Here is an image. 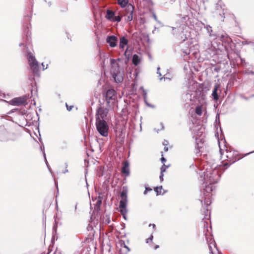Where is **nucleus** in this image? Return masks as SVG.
Instances as JSON below:
<instances>
[{
	"instance_id": "obj_1",
	"label": "nucleus",
	"mask_w": 254,
	"mask_h": 254,
	"mask_svg": "<svg viewBox=\"0 0 254 254\" xmlns=\"http://www.w3.org/2000/svg\"><path fill=\"white\" fill-rule=\"evenodd\" d=\"M216 166L213 169L210 170H206L204 172L203 177L201 176V178H202L203 183L202 185V188L203 190V195L205 196L203 202L205 205L204 208V213L205 215L203 218L206 219V216L208 211V206L211 204V201L210 199V194L212 192L215 187L214 185L217 184L221 177V174L219 173V170L217 169Z\"/></svg>"
},
{
	"instance_id": "obj_2",
	"label": "nucleus",
	"mask_w": 254,
	"mask_h": 254,
	"mask_svg": "<svg viewBox=\"0 0 254 254\" xmlns=\"http://www.w3.org/2000/svg\"><path fill=\"white\" fill-rule=\"evenodd\" d=\"M209 90V87L205 83L198 84L196 86L195 91H193L190 95V100L192 101H197L201 102L204 101L206 98L207 91Z\"/></svg>"
},
{
	"instance_id": "obj_3",
	"label": "nucleus",
	"mask_w": 254,
	"mask_h": 254,
	"mask_svg": "<svg viewBox=\"0 0 254 254\" xmlns=\"http://www.w3.org/2000/svg\"><path fill=\"white\" fill-rule=\"evenodd\" d=\"M221 148H220V151L222 157H226V159L225 162L223 163V166L224 168V170H226L229 166L232 164L234 163L236 161L239 160L240 158L238 157V154L237 151L234 150H231L230 148L226 147L225 152H222Z\"/></svg>"
},
{
	"instance_id": "obj_4",
	"label": "nucleus",
	"mask_w": 254,
	"mask_h": 254,
	"mask_svg": "<svg viewBox=\"0 0 254 254\" xmlns=\"http://www.w3.org/2000/svg\"><path fill=\"white\" fill-rule=\"evenodd\" d=\"M103 100L110 108H113L117 101V91L112 88H104L102 91Z\"/></svg>"
},
{
	"instance_id": "obj_5",
	"label": "nucleus",
	"mask_w": 254,
	"mask_h": 254,
	"mask_svg": "<svg viewBox=\"0 0 254 254\" xmlns=\"http://www.w3.org/2000/svg\"><path fill=\"white\" fill-rule=\"evenodd\" d=\"M96 127L98 133L102 136L107 137L108 135L109 126L107 121L96 120L95 123Z\"/></svg>"
},
{
	"instance_id": "obj_6",
	"label": "nucleus",
	"mask_w": 254,
	"mask_h": 254,
	"mask_svg": "<svg viewBox=\"0 0 254 254\" xmlns=\"http://www.w3.org/2000/svg\"><path fill=\"white\" fill-rule=\"evenodd\" d=\"M109 110L107 108H105L101 106H99L97 110L95 115V119L96 120H106L107 121V116L108 114Z\"/></svg>"
},
{
	"instance_id": "obj_7",
	"label": "nucleus",
	"mask_w": 254,
	"mask_h": 254,
	"mask_svg": "<svg viewBox=\"0 0 254 254\" xmlns=\"http://www.w3.org/2000/svg\"><path fill=\"white\" fill-rule=\"evenodd\" d=\"M127 192L128 189L126 186H123L122 190L120 193V197L121 199L119 202V206H127Z\"/></svg>"
},
{
	"instance_id": "obj_8",
	"label": "nucleus",
	"mask_w": 254,
	"mask_h": 254,
	"mask_svg": "<svg viewBox=\"0 0 254 254\" xmlns=\"http://www.w3.org/2000/svg\"><path fill=\"white\" fill-rule=\"evenodd\" d=\"M29 95L22 96L18 97H15L9 101V104L13 106H20L27 104V100L28 98Z\"/></svg>"
},
{
	"instance_id": "obj_9",
	"label": "nucleus",
	"mask_w": 254,
	"mask_h": 254,
	"mask_svg": "<svg viewBox=\"0 0 254 254\" xmlns=\"http://www.w3.org/2000/svg\"><path fill=\"white\" fill-rule=\"evenodd\" d=\"M118 37L115 35H109L106 37V42L111 48L116 47L118 45Z\"/></svg>"
},
{
	"instance_id": "obj_10",
	"label": "nucleus",
	"mask_w": 254,
	"mask_h": 254,
	"mask_svg": "<svg viewBox=\"0 0 254 254\" xmlns=\"http://www.w3.org/2000/svg\"><path fill=\"white\" fill-rule=\"evenodd\" d=\"M32 72L36 76H40L39 65L37 61L29 63Z\"/></svg>"
},
{
	"instance_id": "obj_11",
	"label": "nucleus",
	"mask_w": 254,
	"mask_h": 254,
	"mask_svg": "<svg viewBox=\"0 0 254 254\" xmlns=\"http://www.w3.org/2000/svg\"><path fill=\"white\" fill-rule=\"evenodd\" d=\"M126 9L127 11V13L128 14L127 21H131L133 19V16L134 12V6L131 4H128L127 6Z\"/></svg>"
},
{
	"instance_id": "obj_12",
	"label": "nucleus",
	"mask_w": 254,
	"mask_h": 254,
	"mask_svg": "<svg viewBox=\"0 0 254 254\" xmlns=\"http://www.w3.org/2000/svg\"><path fill=\"white\" fill-rule=\"evenodd\" d=\"M124 71H119L117 73H112V76L115 82L118 83H122L123 81Z\"/></svg>"
},
{
	"instance_id": "obj_13",
	"label": "nucleus",
	"mask_w": 254,
	"mask_h": 254,
	"mask_svg": "<svg viewBox=\"0 0 254 254\" xmlns=\"http://www.w3.org/2000/svg\"><path fill=\"white\" fill-rule=\"evenodd\" d=\"M125 56V63L127 64L130 61L131 57H132V51L131 49H129V47H127L126 51L124 53Z\"/></svg>"
},
{
	"instance_id": "obj_14",
	"label": "nucleus",
	"mask_w": 254,
	"mask_h": 254,
	"mask_svg": "<svg viewBox=\"0 0 254 254\" xmlns=\"http://www.w3.org/2000/svg\"><path fill=\"white\" fill-rule=\"evenodd\" d=\"M128 40L126 36H123L120 38L119 47L121 49H124L127 45Z\"/></svg>"
},
{
	"instance_id": "obj_15",
	"label": "nucleus",
	"mask_w": 254,
	"mask_h": 254,
	"mask_svg": "<svg viewBox=\"0 0 254 254\" xmlns=\"http://www.w3.org/2000/svg\"><path fill=\"white\" fill-rule=\"evenodd\" d=\"M129 163L128 161H126L124 163V166L122 169V173L125 177L128 176L130 174Z\"/></svg>"
},
{
	"instance_id": "obj_16",
	"label": "nucleus",
	"mask_w": 254,
	"mask_h": 254,
	"mask_svg": "<svg viewBox=\"0 0 254 254\" xmlns=\"http://www.w3.org/2000/svg\"><path fill=\"white\" fill-rule=\"evenodd\" d=\"M57 228H58V226L56 224H55L53 226V236H52V238L51 241V244L50 245V246H49V249H48L49 250L51 246V245H52V248L54 247L55 242V239L57 240L58 238V236H57L56 238H55V236L57 234Z\"/></svg>"
},
{
	"instance_id": "obj_17",
	"label": "nucleus",
	"mask_w": 254,
	"mask_h": 254,
	"mask_svg": "<svg viewBox=\"0 0 254 254\" xmlns=\"http://www.w3.org/2000/svg\"><path fill=\"white\" fill-rule=\"evenodd\" d=\"M116 12L109 9H107L106 10V13L105 15V18L109 20L112 21L115 15Z\"/></svg>"
},
{
	"instance_id": "obj_18",
	"label": "nucleus",
	"mask_w": 254,
	"mask_h": 254,
	"mask_svg": "<svg viewBox=\"0 0 254 254\" xmlns=\"http://www.w3.org/2000/svg\"><path fill=\"white\" fill-rule=\"evenodd\" d=\"M120 212L122 215L123 216V218L127 220V206H119Z\"/></svg>"
},
{
	"instance_id": "obj_19",
	"label": "nucleus",
	"mask_w": 254,
	"mask_h": 254,
	"mask_svg": "<svg viewBox=\"0 0 254 254\" xmlns=\"http://www.w3.org/2000/svg\"><path fill=\"white\" fill-rule=\"evenodd\" d=\"M141 62V59L137 54H134L132 57V63L135 65H138Z\"/></svg>"
},
{
	"instance_id": "obj_20",
	"label": "nucleus",
	"mask_w": 254,
	"mask_h": 254,
	"mask_svg": "<svg viewBox=\"0 0 254 254\" xmlns=\"http://www.w3.org/2000/svg\"><path fill=\"white\" fill-rule=\"evenodd\" d=\"M16 112L17 114L19 115H22L23 116L25 115L27 113V111L25 109H23V110H20L18 108H15L13 109H12L8 113V114H10L12 113Z\"/></svg>"
},
{
	"instance_id": "obj_21",
	"label": "nucleus",
	"mask_w": 254,
	"mask_h": 254,
	"mask_svg": "<svg viewBox=\"0 0 254 254\" xmlns=\"http://www.w3.org/2000/svg\"><path fill=\"white\" fill-rule=\"evenodd\" d=\"M218 89V87L217 85H215L213 89L212 93V96L213 97V99L215 100H217L219 97V96L217 93Z\"/></svg>"
},
{
	"instance_id": "obj_22",
	"label": "nucleus",
	"mask_w": 254,
	"mask_h": 254,
	"mask_svg": "<svg viewBox=\"0 0 254 254\" xmlns=\"http://www.w3.org/2000/svg\"><path fill=\"white\" fill-rule=\"evenodd\" d=\"M129 0H118V4L122 7L125 8L129 4L128 3Z\"/></svg>"
},
{
	"instance_id": "obj_23",
	"label": "nucleus",
	"mask_w": 254,
	"mask_h": 254,
	"mask_svg": "<svg viewBox=\"0 0 254 254\" xmlns=\"http://www.w3.org/2000/svg\"><path fill=\"white\" fill-rule=\"evenodd\" d=\"M111 74L112 73H117L119 71H124V70L121 68L119 64L116 65H114L113 67L111 68Z\"/></svg>"
},
{
	"instance_id": "obj_24",
	"label": "nucleus",
	"mask_w": 254,
	"mask_h": 254,
	"mask_svg": "<svg viewBox=\"0 0 254 254\" xmlns=\"http://www.w3.org/2000/svg\"><path fill=\"white\" fill-rule=\"evenodd\" d=\"M27 58L29 62V64L31 62H34L35 61H37L35 56L31 52H29L27 54Z\"/></svg>"
},
{
	"instance_id": "obj_25",
	"label": "nucleus",
	"mask_w": 254,
	"mask_h": 254,
	"mask_svg": "<svg viewBox=\"0 0 254 254\" xmlns=\"http://www.w3.org/2000/svg\"><path fill=\"white\" fill-rule=\"evenodd\" d=\"M206 28L207 33L209 34V36L210 37H215L216 36V34L213 32L212 27L209 25H206L205 27Z\"/></svg>"
},
{
	"instance_id": "obj_26",
	"label": "nucleus",
	"mask_w": 254,
	"mask_h": 254,
	"mask_svg": "<svg viewBox=\"0 0 254 254\" xmlns=\"http://www.w3.org/2000/svg\"><path fill=\"white\" fill-rule=\"evenodd\" d=\"M217 123H218L219 124H220V116H219V114L218 113L217 114V115H216V117H215L214 126H215V127L216 128V129H218V127H219L220 128V131L222 132V128L221 127V126L220 125H219V126L217 125Z\"/></svg>"
},
{
	"instance_id": "obj_27",
	"label": "nucleus",
	"mask_w": 254,
	"mask_h": 254,
	"mask_svg": "<svg viewBox=\"0 0 254 254\" xmlns=\"http://www.w3.org/2000/svg\"><path fill=\"white\" fill-rule=\"evenodd\" d=\"M224 41L225 42L227 43L228 45L230 47H231L232 44H234L232 39L228 36L226 37V38L224 39Z\"/></svg>"
},
{
	"instance_id": "obj_28",
	"label": "nucleus",
	"mask_w": 254,
	"mask_h": 254,
	"mask_svg": "<svg viewBox=\"0 0 254 254\" xmlns=\"http://www.w3.org/2000/svg\"><path fill=\"white\" fill-rule=\"evenodd\" d=\"M163 189L162 186H161L160 187L157 186L154 188V190L155 191L156 193V195H159L161 194V190Z\"/></svg>"
},
{
	"instance_id": "obj_29",
	"label": "nucleus",
	"mask_w": 254,
	"mask_h": 254,
	"mask_svg": "<svg viewBox=\"0 0 254 254\" xmlns=\"http://www.w3.org/2000/svg\"><path fill=\"white\" fill-rule=\"evenodd\" d=\"M29 28V27H28V24H27L26 25V29L24 31V35L26 37V40H25V42L26 43H27V42H29V35H28V29Z\"/></svg>"
},
{
	"instance_id": "obj_30",
	"label": "nucleus",
	"mask_w": 254,
	"mask_h": 254,
	"mask_svg": "<svg viewBox=\"0 0 254 254\" xmlns=\"http://www.w3.org/2000/svg\"><path fill=\"white\" fill-rule=\"evenodd\" d=\"M142 97H143V100H144V101L145 104L147 106H148V107H153V106L151 104H149L147 101V92H144V93H142Z\"/></svg>"
},
{
	"instance_id": "obj_31",
	"label": "nucleus",
	"mask_w": 254,
	"mask_h": 254,
	"mask_svg": "<svg viewBox=\"0 0 254 254\" xmlns=\"http://www.w3.org/2000/svg\"><path fill=\"white\" fill-rule=\"evenodd\" d=\"M105 217L106 218L103 216V223L106 224H109L111 222L110 216L109 215L106 214Z\"/></svg>"
},
{
	"instance_id": "obj_32",
	"label": "nucleus",
	"mask_w": 254,
	"mask_h": 254,
	"mask_svg": "<svg viewBox=\"0 0 254 254\" xmlns=\"http://www.w3.org/2000/svg\"><path fill=\"white\" fill-rule=\"evenodd\" d=\"M122 19V16L119 15L116 16V15H115L114 18L112 20V21L113 22H117L118 23L121 21Z\"/></svg>"
},
{
	"instance_id": "obj_33",
	"label": "nucleus",
	"mask_w": 254,
	"mask_h": 254,
	"mask_svg": "<svg viewBox=\"0 0 254 254\" xmlns=\"http://www.w3.org/2000/svg\"><path fill=\"white\" fill-rule=\"evenodd\" d=\"M120 243L121 246L122 247H123L124 248H126L127 250V253L129 252L130 251V249H129V248L126 245L124 241L121 240L120 241Z\"/></svg>"
},
{
	"instance_id": "obj_34",
	"label": "nucleus",
	"mask_w": 254,
	"mask_h": 254,
	"mask_svg": "<svg viewBox=\"0 0 254 254\" xmlns=\"http://www.w3.org/2000/svg\"><path fill=\"white\" fill-rule=\"evenodd\" d=\"M36 115L38 117V121L37 122H35V126L36 127V129L38 130V133H39V135H40V130H39V114L36 113Z\"/></svg>"
},
{
	"instance_id": "obj_35",
	"label": "nucleus",
	"mask_w": 254,
	"mask_h": 254,
	"mask_svg": "<svg viewBox=\"0 0 254 254\" xmlns=\"http://www.w3.org/2000/svg\"><path fill=\"white\" fill-rule=\"evenodd\" d=\"M144 187H145V190L143 192L144 195H146L148 191H151L152 190V189L150 187L147 186L146 185H145Z\"/></svg>"
},
{
	"instance_id": "obj_36",
	"label": "nucleus",
	"mask_w": 254,
	"mask_h": 254,
	"mask_svg": "<svg viewBox=\"0 0 254 254\" xmlns=\"http://www.w3.org/2000/svg\"><path fill=\"white\" fill-rule=\"evenodd\" d=\"M102 201L101 200V199H98V200H97L96 202V207L97 208V209H100L101 205H102Z\"/></svg>"
},
{
	"instance_id": "obj_37",
	"label": "nucleus",
	"mask_w": 254,
	"mask_h": 254,
	"mask_svg": "<svg viewBox=\"0 0 254 254\" xmlns=\"http://www.w3.org/2000/svg\"><path fill=\"white\" fill-rule=\"evenodd\" d=\"M110 64L112 65V67L118 64L116 62V60L114 59H110Z\"/></svg>"
},
{
	"instance_id": "obj_38",
	"label": "nucleus",
	"mask_w": 254,
	"mask_h": 254,
	"mask_svg": "<svg viewBox=\"0 0 254 254\" xmlns=\"http://www.w3.org/2000/svg\"><path fill=\"white\" fill-rule=\"evenodd\" d=\"M195 112H196V114L199 115V116L201 115V114L202 113V111L201 109L200 108H198V107L196 108Z\"/></svg>"
},
{
	"instance_id": "obj_39",
	"label": "nucleus",
	"mask_w": 254,
	"mask_h": 254,
	"mask_svg": "<svg viewBox=\"0 0 254 254\" xmlns=\"http://www.w3.org/2000/svg\"><path fill=\"white\" fill-rule=\"evenodd\" d=\"M39 141L41 143V145L40 146V149L41 150V151L43 152V151L45 150V147H44V144H43V142L42 141V138L41 137L39 138Z\"/></svg>"
},
{
	"instance_id": "obj_40",
	"label": "nucleus",
	"mask_w": 254,
	"mask_h": 254,
	"mask_svg": "<svg viewBox=\"0 0 254 254\" xmlns=\"http://www.w3.org/2000/svg\"><path fill=\"white\" fill-rule=\"evenodd\" d=\"M169 167V166H166L165 164H163V165L161 167V172L162 173H164L166 171V168H167Z\"/></svg>"
},
{
	"instance_id": "obj_41",
	"label": "nucleus",
	"mask_w": 254,
	"mask_h": 254,
	"mask_svg": "<svg viewBox=\"0 0 254 254\" xmlns=\"http://www.w3.org/2000/svg\"><path fill=\"white\" fill-rule=\"evenodd\" d=\"M62 144H63V145H61V149H64L66 148V146H67V142H66V141H65V140H64L62 142Z\"/></svg>"
},
{
	"instance_id": "obj_42",
	"label": "nucleus",
	"mask_w": 254,
	"mask_h": 254,
	"mask_svg": "<svg viewBox=\"0 0 254 254\" xmlns=\"http://www.w3.org/2000/svg\"><path fill=\"white\" fill-rule=\"evenodd\" d=\"M245 74H247V75L251 74V75H254V71L253 70H246L245 71Z\"/></svg>"
},
{
	"instance_id": "obj_43",
	"label": "nucleus",
	"mask_w": 254,
	"mask_h": 254,
	"mask_svg": "<svg viewBox=\"0 0 254 254\" xmlns=\"http://www.w3.org/2000/svg\"><path fill=\"white\" fill-rule=\"evenodd\" d=\"M240 97L241 98L245 99V100H248L251 98L250 96L246 97V96H244L243 94H240Z\"/></svg>"
},
{
	"instance_id": "obj_44",
	"label": "nucleus",
	"mask_w": 254,
	"mask_h": 254,
	"mask_svg": "<svg viewBox=\"0 0 254 254\" xmlns=\"http://www.w3.org/2000/svg\"><path fill=\"white\" fill-rule=\"evenodd\" d=\"M45 163L46 164V166H47L49 171H50V173H52V169H51V167H50V166L48 161H45Z\"/></svg>"
},
{
	"instance_id": "obj_45",
	"label": "nucleus",
	"mask_w": 254,
	"mask_h": 254,
	"mask_svg": "<svg viewBox=\"0 0 254 254\" xmlns=\"http://www.w3.org/2000/svg\"><path fill=\"white\" fill-rule=\"evenodd\" d=\"M163 177H164V174L162 172H160V176H159L160 182H162L164 180Z\"/></svg>"
},
{
	"instance_id": "obj_46",
	"label": "nucleus",
	"mask_w": 254,
	"mask_h": 254,
	"mask_svg": "<svg viewBox=\"0 0 254 254\" xmlns=\"http://www.w3.org/2000/svg\"><path fill=\"white\" fill-rule=\"evenodd\" d=\"M160 160H161V162L162 163H163V164H164V163L167 161L165 157H163V156L161 158Z\"/></svg>"
},
{
	"instance_id": "obj_47",
	"label": "nucleus",
	"mask_w": 254,
	"mask_h": 254,
	"mask_svg": "<svg viewBox=\"0 0 254 254\" xmlns=\"http://www.w3.org/2000/svg\"><path fill=\"white\" fill-rule=\"evenodd\" d=\"M153 17L154 19L156 21H157L158 22H160L158 20V19H157V16H156V14H155L154 12H153Z\"/></svg>"
},
{
	"instance_id": "obj_48",
	"label": "nucleus",
	"mask_w": 254,
	"mask_h": 254,
	"mask_svg": "<svg viewBox=\"0 0 254 254\" xmlns=\"http://www.w3.org/2000/svg\"><path fill=\"white\" fill-rule=\"evenodd\" d=\"M66 108H67V110L68 111H70L72 110V108H73V106H68L67 104V103H66Z\"/></svg>"
},
{
	"instance_id": "obj_49",
	"label": "nucleus",
	"mask_w": 254,
	"mask_h": 254,
	"mask_svg": "<svg viewBox=\"0 0 254 254\" xmlns=\"http://www.w3.org/2000/svg\"><path fill=\"white\" fill-rule=\"evenodd\" d=\"M153 239V235H151L149 237V238L148 239H147L146 240V243H148V240H150V241H152Z\"/></svg>"
},
{
	"instance_id": "obj_50",
	"label": "nucleus",
	"mask_w": 254,
	"mask_h": 254,
	"mask_svg": "<svg viewBox=\"0 0 254 254\" xmlns=\"http://www.w3.org/2000/svg\"><path fill=\"white\" fill-rule=\"evenodd\" d=\"M160 69V67H157V74H158L159 75V76H161L162 75L160 71H159V70Z\"/></svg>"
},
{
	"instance_id": "obj_51",
	"label": "nucleus",
	"mask_w": 254,
	"mask_h": 254,
	"mask_svg": "<svg viewBox=\"0 0 254 254\" xmlns=\"http://www.w3.org/2000/svg\"><path fill=\"white\" fill-rule=\"evenodd\" d=\"M42 65L43 67V70H44L45 69H47L48 67V65L47 64L46 66H45V65H44L43 63H42Z\"/></svg>"
},
{
	"instance_id": "obj_52",
	"label": "nucleus",
	"mask_w": 254,
	"mask_h": 254,
	"mask_svg": "<svg viewBox=\"0 0 254 254\" xmlns=\"http://www.w3.org/2000/svg\"><path fill=\"white\" fill-rule=\"evenodd\" d=\"M42 154H43V157L44 158L45 161H47V158H46V155L45 150H44L43 152H42Z\"/></svg>"
},
{
	"instance_id": "obj_53",
	"label": "nucleus",
	"mask_w": 254,
	"mask_h": 254,
	"mask_svg": "<svg viewBox=\"0 0 254 254\" xmlns=\"http://www.w3.org/2000/svg\"><path fill=\"white\" fill-rule=\"evenodd\" d=\"M29 79L31 81V82H33L34 81H35V78L33 77H32L31 76H29Z\"/></svg>"
},
{
	"instance_id": "obj_54",
	"label": "nucleus",
	"mask_w": 254,
	"mask_h": 254,
	"mask_svg": "<svg viewBox=\"0 0 254 254\" xmlns=\"http://www.w3.org/2000/svg\"><path fill=\"white\" fill-rule=\"evenodd\" d=\"M101 195H102V192L99 193V195L98 197V199H101V200L102 201L103 198V196H101Z\"/></svg>"
},
{
	"instance_id": "obj_55",
	"label": "nucleus",
	"mask_w": 254,
	"mask_h": 254,
	"mask_svg": "<svg viewBox=\"0 0 254 254\" xmlns=\"http://www.w3.org/2000/svg\"><path fill=\"white\" fill-rule=\"evenodd\" d=\"M209 249L210 253H211L212 254H214L213 253V251H212V247L210 245L209 246Z\"/></svg>"
},
{
	"instance_id": "obj_56",
	"label": "nucleus",
	"mask_w": 254,
	"mask_h": 254,
	"mask_svg": "<svg viewBox=\"0 0 254 254\" xmlns=\"http://www.w3.org/2000/svg\"><path fill=\"white\" fill-rule=\"evenodd\" d=\"M139 90H141L142 91L143 93H144V92H146V91L144 89L143 86L140 87Z\"/></svg>"
},
{
	"instance_id": "obj_57",
	"label": "nucleus",
	"mask_w": 254,
	"mask_h": 254,
	"mask_svg": "<svg viewBox=\"0 0 254 254\" xmlns=\"http://www.w3.org/2000/svg\"><path fill=\"white\" fill-rule=\"evenodd\" d=\"M160 125H161V130H163V129H164V126L163 124L162 123H160Z\"/></svg>"
},
{
	"instance_id": "obj_58",
	"label": "nucleus",
	"mask_w": 254,
	"mask_h": 254,
	"mask_svg": "<svg viewBox=\"0 0 254 254\" xmlns=\"http://www.w3.org/2000/svg\"><path fill=\"white\" fill-rule=\"evenodd\" d=\"M240 60H241V62L243 64L245 62V60L244 59L242 58H240Z\"/></svg>"
},
{
	"instance_id": "obj_59",
	"label": "nucleus",
	"mask_w": 254,
	"mask_h": 254,
	"mask_svg": "<svg viewBox=\"0 0 254 254\" xmlns=\"http://www.w3.org/2000/svg\"><path fill=\"white\" fill-rule=\"evenodd\" d=\"M183 36H185V38H183L182 39V41H185L186 40H187L188 39L187 37L186 36V35H183Z\"/></svg>"
},
{
	"instance_id": "obj_60",
	"label": "nucleus",
	"mask_w": 254,
	"mask_h": 254,
	"mask_svg": "<svg viewBox=\"0 0 254 254\" xmlns=\"http://www.w3.org/2000/svg\"><path fill=\"white\" fill-rule=\"evenodd\" d=\"M253 153H254V151H251V152H249V153H247V154L245 155V156H247V155H249V154H250Z\"/></svg>"
},
{
	"instance_id": "obj_61",
	"label": "nucleus",
	"mask_w": 254,
	"mask_h": 254,
	"mask_svg": "<svg viewBox=\"0 0 254 254\" xmlns=\"http://www.w3.org/2000/svg\"><path fill=\"white\" fill-rule=\"evenodd\" d=\"M164 150L165 151H167L168 150V147H166V146H165L164 148Z\"/></svg>"
},
{
	"instance_id": "obj_62",
	"label": "nucleus",
	"mask_w": 254,
	"mask_h": 254,
	"mask_svg": "<svg viewBox=\"0 0 254 254\" xmlns=\"http://www.w3.org/2000/svg\"><path fill=\"white\" fill-rule=\"evenodd\" d=\"M121 226L123 227L122 229H125V224L123 223L122 224H121Z\"/></svg>"
},
{
	"instance_id": "obj_63",
	"label": "nucleus",
	"mask_w": 254,
	"mask_h": 254,
	"mask_svg": "<svg viewBox=\"0 0 254 254\" xmlns=\"http://www.w3.org/2000/svg\"><path fill=\"white\" fill-rule=\"evenodd\" d=\"M151 225H152V226L153 228H155V227H156V225H155L154 224H149V226H150Z\"/></svg>"
},
{
	"instance_id": "obj_64",
	"label": "nucleus",
	"mask_w": 254,
	"mask_h": 254,
	"mask_svg": "<svg viewBox=\"0 0 254 254\" xmlns=\"http://www.w3.org/2000/svg\"><path fill=\"white\" fill-rule=\"evenodd\" d=\"M195 148H197V150H199V148H200V147H199V145H198V144H197V143H196V144Z\"/></svg>"
}]
</instances>
